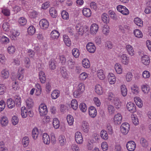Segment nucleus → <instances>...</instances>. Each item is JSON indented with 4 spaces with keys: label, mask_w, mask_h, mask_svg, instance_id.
<instances>
[{
    "label": "nucleus",
    "mask_w": 151,
    "mask_h": 151,
    "mask_svg": "<svg viewBox=\"0 0 151 151\" xmlns=\"http://www.w3.org/2000/svg\"><path fill=\"white\" fill-rule=\"evenodd\" d=\"M39 111L40 116H44L46 115L47 113V106L45 104H41L39 107Z\"/></svg>",
    "instance_id": "nucleus-1"
},
{
    "label": "nucleus",
    "mask_w": 151,
    "mask_h": 151,
    "mask_svg": "<svg viewBox=\"0 0 151 151\" xmlns=\"http://www.w3.org/2000/svg\"><path fill=\"white\" fill-rule=\"evenodd\" d=\"M129 124L125 122L122 124L121 127V131L122 134H127L129 130Z\"/></svg>",
    "instance_id": "nucleus-2"
},
{
    "label": "nucleus",
    "mask_w": 151,
    "mask_h": 151,
    "mask_svg": "<svg viewBox=\"0 0 151 151\" xmlns=\"http://www.w3.org/2000/svg\"><path fill=\"white\" fill-rule=\"evenodd\" d=\"M122 120V116L120 114H117L115 115L114 119L113 122L115 125H119L121 122Z\"/></svg>",
    "instance_id": "nucleus-3"
},
{
    "label": "nucleus",
    "mask_w": 151,
    "mask_h": 151,
    "mask_svg": "<svg viewBox=\"0 0 151 151\" xmlns=\"http://www.w3.org/2000/svg\"><path fill=\"white\" fill-rule=\"evenodd\" d=\"M75 139L76 142L78 144L83 143V140L82 134L79 132H76L75 134Z\"/></svg>",
    "instance_id": "nucleus-4"
},
{
    "label": "nucleus",
    "mask_w": 151,
    "mask_h": 151,
    "mask_svg": "<svg viewBox=\"0 0 151 151\" xmlns=\"http://www.w3.org/2000/svg\"><path fill=\"white\" fill-rule=\"evenodd\" d=\"M136 147V144L133 141H129L126 145L127 148L129 151H133L135 149Z\"/></svg>",
    "instance_id": "nucleus-5"
},
{
    "label": "nucleus",
    "mask_w": 151,
    "mask_h": 151,
    "mask_svg": "<svg viewBox=\"0 0 151 151\" xmlns=\"http://www.w3.org/2000/svg\"><path fill=\"white\" fill-rule=\"evenodd\" d=\"M127 108L128 110L130 112L134 113L136 111V106L135 104L131 102L127 104Z\"/></svg>",
    "instance_id": "nucleus-6"
},
{
    "label": "nucleus",
    "mask_w": 151,
    "mask_h": 151,
    "mask_svg": "<svg viewBox=\"0 0 151 151\" xmlns=\"http://www.w3.org/2000/svg\"><path fill=\"white\" fill-rule=\"evenodd\" d=\"M88 110L89 114L91 117L93 118L96 116L97 114V111L94 107H90Z\"/></svg>",
    "instance_id": "nucleus-7"
},
{
    "label": "nucleus",
    "mask_w": 151,
    "mask_h": 151,
    "mask_svg": "<svg viewBox=\"0 0 151 151\" xmlns=\"http://www.w3.org/2000/svg\"><path fill=\"white\" fill-rule=\"evenodd\" d=\"M39 25L41 28L45 29L48 28L49 24L47 20L45 19H41L40 21Z\"/></svg>",
    "instance_id": "nucleus-8"
},
{
    "label": "nucleus",
    "mask_w": 151,
    "mask_h": 151,
    "mask_svg": "<svg viewBox=\"0 0 151 151\" xmlns=\"http://www.w3.org/2000/svg\"><path fill=\"white\" fill-rule=\"evenodd\" d=\"M86 49L89 52L93 53L96 50V47L93 43L89 42L86 45Z\"/></svg>",
    "instance_id": "nucleus-9"
},
{
    "label": "nucleus",
    "mask_w": 151,
    "mask_h": 151,
    "mask_svg": "<svg viewBox=\"0 0 151 151\" xmlns=\"http://www.w3.org/2000/svg\"><path fill=\"white\" fill-rule=\"evenodd\" d=\"M75 64V62L71 58H69L66 63V65L69 69H73Z\"/></svg>",
    "instance_id": "nucleus-10"
},
{
    "label": "nucleus",
    "mask_w": 151,
    "mask_h": 151,
    "mask_svg": "<svg viewBox=\"0 0 151 151\" xmlns=\"http://www.w3.org/2000/svg\"><path fill=\"white\" fill-rule=\"evenodd\" d=\"M121 57L122 63L124 65H127L129 62V58L127 57L126 54H123L122 55H119Z\"/></svg>",
    "instance_id": "nucleus-11"
},
{
    "label": "nucleus",
    "mask_w": 151,
    "mask_h": 151,
    "mask_svg": "<svg viewBox=\"0 0 151 151\" xmlns=\"http://www.w3.org/2000/svg\"><path fill=\"white\" fill-rule=\"evenodd\" d=\"M108 80L111 84H114L116 81V78L114 74L112 73L109 74L108 76Z\"/></svg>",
    "instance_id": "nucleus-12"
},
{
    "label": "nucleus",
    "mask_w": 151,
    "mask_h": 151,
    "mask_svg": "<svg viewBox=\"0 0 151 151\" xmlns=\"http://www.w3.org/2000/svg\"><path fill=\"white\" fill-rule=\"evenodd\" d=\"M76 30L78 34L80 35H82L84 32V28L80 24H78L76 26Z\"/></svg>",
    "instance_id": "nucleus-13"
},
{
    "label": "nucleus",
    "mask_w": 151,
    "mask_h": 151,
    "mask_svg": "<svg viewBox=\"0 0 151 151\" xmlns=\"http://www.w3.org/2000/svg\"><path fill=\"white\" fill-rule=\"evenodd\" d=\"M58 141L59 144L61 146L65 145L66 143V140L65 137L62 135H61L59 136Z\"/></svg>",
    "instance_id": "nucleus-14"
},
{
    "label": "nucleus",
    "mask_w": 151,
    "mask_h": 151,
    "mask_svg": "<svg viewBox=\"0 0 151 151\" xmlns=\"http://www.w3.org/2000/svg\"><path fill=\"white\" fill-rule=\"evenodd\" d=\"M42 139L45 144L48 145L50 144V139L49 135L47 133H44L43 134Z\"/></svg>",
    "instance_id": "nucleus-15"
},
{
    "label": "nucleus",
    "mask_w": 151,
    "mask_h": 151,
    "mask_svg": "<svg viewBox=\"0 0 151 151\" xmlns=\"http://www.w3.org/2000/svg\"><path fill=\"white\" fill-rule=\"evenodd\" d=\"M0 124L2 127L6 126L9 123L7 118L5 116H3L0 119Z\"/></svg>",
    "instance_id": "nucleus-16"
},
{
    "label": "nucleus",
    "mask_w": 151,
    "mask_h": 151,
    "mask_svg": "<svg viewBox=\"0 0 151 151\" xmlns=\"http://www.w3.org/2000/svg\"><path fill=\"white\" fill-rule=\"evenodd\" d=\"M141 61L144 65H147L149 64L150 62V58L147 55H144L141 58Z\"/></svg>",
    "instance_id": "nucleus-17"
},
{
    "label": "nucleus",
    "mask_w": 151,
    "mask_h": 151,
    "mask_svg": "<svg viewBox=\"0 0 151 151\" xmlns=\"http://www.w3.org/2000/svg\"><path fill=\"white\" fill-rule=\"evenodd\" d=\"M6 104L9 108L12 109L15 106V103L14 101L11 98H9L7 100Z\"/></svg>",
    "instance_id": "nucleus-18"
},
{
    "label": "nucleus",
    "mask_w": 151,
    "mask_h": 151,
    "mask_svg": "<svg viewBox=\"0 0 151 151\" xmlns=\"http://www.w3.org/2000/svg\"><path fill=\"white\" fill-rule=\"evenodd\" d=\"M82 129L83 132L87 133L89 131V128L88 124L85 121H83L82 123Z\"/></svg>",
    "instance_id": "nucleus-19"
},
{
    "label": "nucleus",
    "mask_w": 151,
    "mask_h": 151,
    "mask_svg": "<svg viewBox=\"0 0 151 151\" xmlns=\"http://www.w3.org/2000/svg\"><path fill=\"white\" fill-rule=\"evenodd\" d=\"M0 76L3 79L7 78L9 76L8 71L6 69H4L1 72Z\"/></svg>",
    "instance_id": "nucleus-20"
},
{
    "label": "nucleus",
    "mask_w": 151,
    "mask_h": 151,
    "mask_svg": "<svg viewBox=\"0 0 151 151\" xmlns=\"http://www.w3.org/2000/svg\"><path fill=\"white\" fill-rule=\"evenodd\" d=\"M98 29L99 26L96 24H94L91 25L90 28V31L91 33L93 34L96 33Z\"/></svg>",
    "instance_id": "nucleus-21"
},
{
    "label": "nucleus",
    "mask_w": 151,
    "mask_h": 151,
    "mask_svg": "<svg viewBox=\"0 0 151 151\" xmlns=\"http://www.w3.org/2000/svg\"><path fill=\"white\" fill-rule=\"evenodd\" d=\"M63 38L66 45L68 47L70 46L71 44V41L69 37L66 35H63Z\"/></svg>",
    "instance_id": "nucleus-22"
},
{
    "label": "nucleus",
    "mask_w": 151,
    "mask_h": 151,
    "mask_svg": "<svg viewBox=\"0 0 151 151\" xmlns=\"http://www.w3.org/2000/svg\"><path fill=\"white\" fill-rule=\"evenodd\" d=\"M94 140L92 139H88L86 145L87 149L89 150H91L94 146L93 143Z\"/></svg>",
    "instance_id": "nucleus-23"
},
{
    "label": "nucleus",
    "mask_w": 151,
    "mask_h": 151,
    "mask_svg": "<svg viewBox=\"0 0 151 151\" xmlns=\"http://www.w3.org/2000/svg\"><path fill=\"white\" fill-rule=\"evenodd\" d=\"M126 48L129 55L132 56L134 54V52L133 48L130 45H127L126 46Z\"/></svg>",
    "instance_id": "nucleus-24"
},
{
    "label": "nucleus",
    "mask_w": 151,
    "mask_h": 151,
    "mask_svg": "<svg viewBox=\"0 0 151 151\" xmlns=\"http://www.w3.org/2000/svg\"><path fill=\"white\" fill-rule=\"evenodd\" d=\"M117 97H116L115 94L114 93L111 92L109 91L108 94V100L112 102Z\"/></svg>",
    "instance_id": "nucleus-25"
},
{
    "label": "nucleus",
    "mask_w": 151,
    "mask_h": 151,
    "mask_svg": "<svg viewBox=\"0 0 151 151\" xmlns=\"http://www.w3.org/2000/svg\"><path fill=\"white\" fill-rule=\"evenodd\" d=\"M84 16L87 17H89L91 14V12L89 9L85 8L82 10Z\"/></svg>",
    "instance_id": "nucleus-26"
},
{
    "label": "nucleus",
    "mask_w": 151,
    "mask_h": 151,
    "mask_svg": "<svg viewBox=\"0 0 151 151\" xmlns=\"http://www.w3.org/2000/svg\"><path fill=\"white\" fill-rule=\"evenodd\" d=\"M101 19L103 22L107 24L109 22V19L108 15L105 13H103L101 16Z\"/></svg>",
    "instance_id": "nucleus-27"
},
{
    "label": "nucleus",
    "mask_w": 151,
    "mask_h": 151,
    "mask_svg": "<svg viewBox=\"0 0 151 151\" xmlns=\"http://www.w3.org/2000/svg\"><path fill=\"white\" fill-rule=\"evenodd\" d=\"M134 100L137 105L139 108H141L143 106L142 101L140 98L138 97L134 98Z\"/></svg>",
    "instance_id": "nucleus-28"
},
{
    "label": "nucleus",
    "mask_w": 151,
    "mask_h": 151,
    "mask_svg": "<svg viewBox=\"0 0 151 151\" xmlns=\"http://www.w3.org/2000/svg\"><path fill=\"white\" fill-rule=\"evenodd\" d=\"M82 65L84 68H89L90 66V62L88 59L85 58L82 61Z\"/></svg>",
    "instance_id": "nucleus-29"
},
{
    "label": "nucleus",
    "mask_w": 151,
    "mask_h": 151,
    "mask_svg": "<svg viewBox=\"0 0 151 151\" xmlns=\"http://www.w3.org/2000/svg\"><path fill=\"white\" fill-rule=\"evenodd\" d=\"M39 79L41 83H45L46 80L45 75L44 73L42 71L39 72Z\"/></svg>",
    "instance_id": "nucleus-30"
},
{
    "label": "nucleus",
    "mask_w": 151,
    "mask_h": 151,
    "mask_svg": "<svg viewBox=\"0 0 151 151\" xmlns=\"http://www.w3.org/2000/svg\"><path fill=\"white\" fill-rule=\"evenodd\" d=\"M49 11L50 14L52 17L55 18L57 16V12L54 7H52L50 8Z\"/></svg>",
    "instance_id": "nucleus-31"
},
{
    "label": "nucleus",
    "mask_w": 151,
    "mask_h": 151,
    "mask_svg": "<svg viewBox=\"0 0 151 151\" xmlns=\"http://www.w3.org/2000/svg\"><path fill=\"white\" fill-rule=\"evenodd\" d=\"M60 73L62 76L64 78H67L68 77L67 70L64 67H62L60 68Z\"/></svg>",
    "instance_id": "nucleus-32"
},
{
    "label": "nucleus",
    "mask_w": 151,
    "mask_h": 151,
    "mask_svg": "<svg viewBox=\"0 0 151 151\" xmlns=\"http://www.w3.org/2000/svg\"><path fill=\"white\" fill-rule=\"evenodd\" d=\"M39 134L38 129L36 127L34 128L32 130V136L33 138L34 139H36Z\"/></svg>",
    "instance_id": "nucleus-33"
},
{
    "label": "nucleus",
    "mask_w": 151,
    "mask_h": 151,
    "mask_svg": "<svg viewBox=\"0 0 151 151\" xmlns=\"http://www.w3.org/2000/svg\"><path fill=\"white\" fill-rule=\"evenodd\" d=\"M112 103L114 104L115 107L116 108L119 109L121 106V102L120 100L118 97L114 100Z\"/></svg>",
    "instance_id": "nucleus-34"
},
{
    "label": "nucleus",
    "mask_w": 151,
    "mask_h": 151,
    "mask_svg": "<svg viewBox=\"0 0 151 151\" xmlns=\"http://www.w3.org/2000/svg\"><path fill=\"white\" fill-rule=\"evenodd\" d=\"M59 35V33L56 30H53L51 33V37L53 39L58 38Z\"/></svg>",
    "instance_id": "nucleus-35"
},
{
    "label": "nucleus",
    "mask_w": 151,
    "mask_h": 151,
    "mask_svg": "<svg viewBox=\"0 0 151 151\" xmlns=\"http://www.w3.org/2000/svg\"><path fill=\"white\" fill-rule=\"evenodd\" d=\"M60 92L58 90L53 91L51 93V96L52 99H57L60 96Z\"/></svg>",
    "instance_id": "nucleus-36"
},
{
    "label": "nucleus",
    "mask_w": 151,
    "mask_h": 151,
    "mask_svg": "<svg viewBox=\"0 0 151 151\" xmlns=\"http://www.w3.org/2000/svg\"><path fill=\"white\" fill-rule=\"evenodd\" d=\"M133 33L135 37L138 38H142L143 37V34L142 32L139 29H135Z\"/></svg>",
    "instance_id": "nucleus-37"
},
{
    "label": "nucleus",
    "mask_w": 151,
    "mask_h": 151,
    "mask_svg": "<svg viewBox=\"0 0 151 151\" xmlns=\"http://www.w3.org/2000/svg\"><path fill=\"white\" fill-rule=\"evenodd\" d=\"M95 90L96 93L98 95H101L103 92L102 87L99 84L96 86Z\"/></svg>",
    "instance_id": "nucleus-38"
},
{
    "label": "nucleus",
    "mask_w": 151,
    "mask_h": 151,
    "mask_svg": "<svg viewBox=\"0 0 151 151\" xmlns=\"http://www.w3.org/2000/svg\"><path fill=\"white\" fill-rule=\"evenodd\" d=\"M36 29L33 26H30L27 29V32L29 35H33L35 33Z\"/></svg>",
    "instance_id": "nucleus-39"
},
{
    "label": "nucleus",
    "mask_w": 151,
    "mask_h": 151,
    "mask_svg": "<svg viewBox=\"0 0 151 151\" xmlns=\"http://www.w3.org/2000/svg\"><path fill=\"white\" fill-rule=\"evenodd\" d=\"M114 68L116 72L119 74H120L122 73V69L120 64L116 63L115 64Z\"/></svg>",
    "instance_id": "nucleus-40"
},
{
    "label": "nucleus",
    "mask_w": 151,
    "mask_h": 151,
    "mask_svg": "<svg viewBox=\"0 0 151 151\" xmlns=\"http://www.w3.org/2000/svg\"><path fill=\"white\" fill-rule=\"evenodd\" d=\"M100 136L101 137L105 140H106L108 138V134L107 132L104 130H102L101 132Z\"/></svg>",
    "instance_id": "nucleus-41"
},
{
    "label": "nucleus",
    "mask_w": 151,
    "mask_h": 151,
    "mask_svg": "<svg viewBox=\"0 0 151 151\" xmlns=\"http://www.w3.org/2000/svg\"><path fill=\"white\" fill-rule=\"evenodd\" d=\"M134 22L138 26L141 27L143 26V22L140 18L137 17L134 18Z\"/></svg>",
    "instance_id": "nucleus-42"
},
{
    "label": "nucleus",
    "mask_w": 151,
    "mask_h": 151,
    "mask_svg": "<svg viewBox=\"0 0 151 151\" xmlns=\"http://www.w3.org/2000/svg\"><path fill=\"white\" fill-rule=\"evenodd\" d=\"M27 20L24 17H21L19 19L18 22L21 26L25 25L27 23Z\"/></svg>",
    "instance_id": "nucleus-43"
},
{
    "label": "nucleus",
    "mask_w": 151,
    "mask_h": 151,
    "mask_svg": "<svg viewBox=\"0 0 151 151\" xmlns=\"http://www.w3.org/2000/svg\"><path fill=\"white\" fill-rule=\"evenodd\" d=\"M52 124L55 128L58 129L59 127L60 122L57 118H55L53 119Z\"/></svg>",
    "instance_id": "nucleus-44"
},
{
    "label": "nucleus",
    "mask_w": 151,
    "mask_h": 151,
    "mask_svg": "<svg viewBox=\"0 0 151 151\" xmlns=\"http://www.w3.org/2000/svg\"><path fill=\"white\" fill-rule=\"evenodd\" d=\"M27 106L29 108H31L33 105L32 100L30 98H28L26 101Z\"/></svg>",
    "instance_id": "nucleus-45"
},
{
    "label": "nucleus",
    "mask_w": 151,
    "mask_h": 151,
    "mask_svg": "<svg viewBox=\"0 0 151 151\" xmlns=\"http://www.w3.org/2000/svg\"><path fill=\"white\" fill-rule=\"evenodd\" d=\"M121 92L122 96H126L127 94V90L126 86L124 85H122L121 86Z\"/></svg>",
    "instance_id": "nucleus-46"
},
{
    "label": "nucleus",
    "mask_w": 151,
    "mask_h": 151,
    "mask_svg": "<svg viewBox=\"0 0 151 151\" xmlns=\"http://www.w3.org/2000/svg\"><path fill=\"white\" fill-rule=\"evenodd\" d=\"M73 55L76 58H78L80 55V52L78 49L76 48L73 49L72 50Z\"/></svg>",
    "instance_id": "nucleus-47"
},
{
    "label": "nucleus",
    "mask_w": 151,
    "mask_h": 151,
    "mask_svg": "<svg viewBox=\"0 0 151 151\" xmlns=\"http://www.w3.org/2000/svg\"><path fill=\"white\" fill-rule=\"evenodd\" d=\"M49 65L50 68L52 70L55 69L56 68L55 61L54 59H52L49 62Z\"/></svg>",
    "instance_id": "nucleus-48"
},
{
    "label": "nucleus",
    "mask_w": 151,
    "mask_h": 151,
    "mask_svg": "<svg viewBox=\"0 0 151 151\" xmlns=\"http://www.w3.org/2000/svg\"><path fill=\"white\" fill-rule=\"evenodd\" d=\"M97 75L98 78L101 80H103L105 78V76L102 70H98L97 71Z\"/></svg>",
    "instance_id": "nucleus-49"
},
{
    "label": "nucleus",
    "mask_w": 151,
    "mask_h": 151,
    "mask_svg": "<svg viewBox=\"0 0 151 151\" xmlns=\"http://www.w3.org/2000/svg\"><path fill=\"white\" fill-rule=\"evenodd\" d=\"M16 49L15 47L12 45H10L8 47L7 50L8 52L10 54H13L14 53Z\"/></svg>",
    "instance_id": "nucleus-50"
},
{
    "label": "nucleus",
    "mask_w": 151,
    "mask_h": 151,
    "mask_svg": "<svg viewBox=\"0 0 151 151\" xmlns=\"http://www.w3.org/2000/svg\"><path fill=\"white\" fill-rule=\"evenodd\" d=\"M67 120L68 124L70 125H73L74 122V119L73 116L70 115H68L67 117Z\"/></svg>",
    "instance_id": "nucleus-51"
},
{
    "label": "nucleus",
    "mask_w": 151,
    "mask_h": 151,
    "mask_svg": "<svg viewBox=\"0 0 151 151\" xmlns=\"http://www.w3.org/2000/svg\"><path fill=\"white\" fill-rule=\"evenodd\" d=\"M71 105V107L74 110H76L78 107V104L77 101L75 99L72 100Z\"/></svg>",
    "instance_id": "nucleus-52"
},
{
    "label": "nucleus",
    "mask_w": 151,
    "mask_h": 151,
    "mask_svg": "<svg viewBox=\"0 0 151 151\" xmlns=\"http://www.w3.org/2000/svg\"><path fill=\"white\" fill-rule=\"evenodd\" d=\"M21 114L23 118H25L27 115V110L25 107H22L21 108Z\"/></svg>",
    "instance_id": "nucleus-53"
},
{
    "label": "nucleus",
    "mask_w": 151,
    "mask_h": 151,
    "mask_svg": "<svg viewBox=\"0 0 151 151\" xmlns=\"http://www.w3.org/2000/svg\"><path fill=\"white\" fill-rule=\"evenodd\" d=\"M142 91L145 93H148L150 91V88L147 85H143L142 86Z\"/></svg>",
    "instance_id": "nucleus-54"
},
{
    "label": "nucleus",
    "mask_w": 151,
    "mask_h": 151,
    "mask_svg": "<svg viewBox=\"0 0 151 151\" xmlns=\"http://www.w3.org/2000/svg\"><path fill=\"white\" fill-rule=\"evenodd\" d=\"M14 99L16 105L18 106H19L21 103L20 97L18 95H16L14 96Z\"/></svg>",
    "instance_id": "nucleus-55"
},
{
    "label": "nucleus",
    "mask_w": 151,
    "mask_h": 151,
    "mask_svg": "<svg viewBox=\"0 0 151 151\" xmlns=\"http://www.w3.org/2000/svg\"><path fill=\"white\" fill-rule=\"evenodd\" d=\"M1 12L5 16H9L10 15V10L6 8H4L2 9Z\"/></svg>",
    "instance_id": "nucleus-56"
},
{
    "label": "nucleus",
    "mask_w": 151,
    "mask_h": 151,
    "mask_svg": "<svg viewBox=\"0 0 151 151\" xmlns=\"http://www.w3.org/2000/svg\"><path fill=\"white\" fill-rule=\"evenodd\" d=\"M62 18L65 20H68L69 19V14L68 12L65 10L62 11L61 13Z\"/></svg>",
    "instance_id": "nucleus-57"
},
{
    "label": "nucleus",
    "mask_w": 151,
    "mask_h": 151,
    "mask_svg": "<svg viewBox=\"0 0 151 151\" xmlns=\"http://www.w3.org/2000/svg\"><path fill=\"white\" fill-rule=\"evenodd\" d=\"M10 27L9 24L8 22H5L3 23L2 27L4 31H9V29Z\"/></svg>",
    "instance_id": "nucleus-58"
},
{
    "label": "nucleus",
    "mask_w": 151,
    "mask_h": 151,
    "mask_svg": "<svg viewBox=\"0 0 151 151\" xmlns=\"http://www.w3.org/2000/svg\"><path fill=\"white\" fill-rule=\"evenodd\" d=\"M29 143V139L27 137H25L22 139V143L25 147L28 145Z\"/></svg>",
    "instance_id": "nucleus-59"
},
{
    "label": "nucleus",
    "mask_w": 151,
    "mask_h": 151,
    "mask_svg": "<svg viewBox=\"0 0 151 151\" xmlns=\"http://www.w3.org/2000/svg\"><path fill=\"white\" fill-rule=\"evenodd\" d=\"M79 107L81 110L83 112H85L86 111V105L85 103H81L79 106Z\"/></svg>",
    "instance_id": "nucleus-60"
},
{
    "label": "nucleus",
    "mask_w": 151,
    "mask_h": 151,
    "mask_svg": "<svg viewBox=\"0 0 151 151\" xmlns=\"http://www.w3.org/2000/svg\"><path fill=\"white\" fill-rule=\"evenodd\" d=\"M141 145L143 147H146L148 146V143L147 140L143 138H142L140 140Z\"/></svg>",
    "instance_id": "nucleus-61"
},
{
    "label": "nucleus",
    "mask_w": 151,
    "mask_h": 151,
    "mask_svg": "<svg viewBox=\"0 0 151 151\" xmlns=\"http://www.w3.org/2000/svg\"><path fill=\"white\" fill-rule=\"evenodd\" d=\"M131 118L132 122L135 125H137L139 124V120L137 116L133 115Z\"/></svg>",
    "instance_id": "nucleus-62"
},
{
    "label": "nucleus",
    "mask_w": 151,
    "mask_h": 151,
    "mask_svg": "<svg viewBox=\"0 0 151 151\" xmlns=\"http://www.w3.org/2000/svg\"><path fill=\"white\" fill-rule=\"evenodd\" d=\"M109 32V28L107 25H105L103 28L102 32L105 35H107Z\"/></svg>",
    "instance_id": "nucleus-63"
},
{
    "label": "nucleus",
    "mask_w": 151,
    "mask_h": 151,
    "mask_svg": "<svg viewBox=\"0 0 151 151\" xmlns=\"http://www.w3.org/2000/svg\"><path fill=\"white\" fill-rule=\"evenodd\" d=\"M133 77V75L130 72H128L126 75V81L128 82L131 81Z\"/></svg>",
    "instance_id": "nucleus-64"
}]
</instances>
